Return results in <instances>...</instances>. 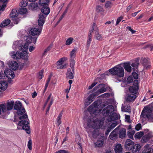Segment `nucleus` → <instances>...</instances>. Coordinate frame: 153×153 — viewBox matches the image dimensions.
<instances>
[{"instance_id":"7ed1b4c3","label":"nucleus","mask_w":153,"mask_h":153,"mask_svg":"<svg viewBox=\"0 0 153 153\" xmlns=\"http://www.w3.org/2000/svg\"><path fill=\"white\" fill-rule=\"evenodd\" d=\"M114 109L113 106L108 105L105 107L102 112L104 116L107 117V120L109 122L116 120L120 117V115L114 112Z\"/></svg>"},{"instance_id":"c9c22d12","label":"nucleus","mask_w":153,"mask_h":153,"mask_svg":"<svg viewBox=\"0 0 153 153\" xmlns=\"http://www.w3.org/2000/svg\"><path fill=\"white\" fill-rule=\"evenodd\" d=\"M62 112H61L59 114L56 119V121L57 122V125L58 126H59L62 123L61 119L62 117Z\"/></svg>"},{"instance_id":"c03bdc74","label":"nucleus","mask_w":153,"mask_h":153,"mask_svg":"<svg viewBox=\"0 0 153 153\" xmlns=\"http://www.w3.org/2000/svg\"><path fill=\"white\" fill-rule=\"evenodd\" d=\"M74 59H70V67L73 71H74V66L75 64V61Z\"/></svg>"},{"instance_id":"4468645a","label":"nucleus","mask_w":153,"mask_h":153,"mask_svg":"<svg viewBox=\"0 0 153 153\" xmlns=\"http://www.w3.org/2000/svg\"><path fill=\"white\" fill-rule=\"evenodd\" d=\"M134 143L130 139H127L125 143V148L128 150H131Z\"/></svg>"},{"instance_id":"37998d69","label":"nucleus","mask_w":153,"mask_h":153,"mask_svg":"<svg viewBox=\"0 0 153 153\" xmlns=\"http://www.w3.org/2000/svg\"><path fill=\"white\" fill-rule=\"evenodd\" d=\"M19 12L22 15L26 14L27 12V10L26 8H21L19 9Z\"/></svg>"},{"instance_id":"f8f14e48","label":"nucleus","mask_w":153,"mask_h":153,"mask_svg":"<svg viewBox=\"0 0 153 153\" xmlns=\"http://www.w3.org/2000/svg\"><path fill=\"white\" fill-rule=\"evenodd\" d=\"M4 73L6 77L8 79H12L15 77L14 72L8 68H7L4 71Z\"/></svg>"},{"instance_id":"c756f323","label":"nucleus","mask_w":153,"mask_h":153,"mask_svg":"<svg viewBox=\"0 0 153 153\" xmlns=\"http://www.w3.org/2000/svg\"><path fill=\"white\" fill-rule=\"evenodd\" d=\"M22 107L21 102L19 101H16L14 104V108L15 110H16L21 109Z\"/></svg>"},{"instance_id":"79ce46f5","label":"nucleus","mask_w":153,"mask_h":153,"mask_svg":"<svg viewBox=\"0 0 153 153\" xmlns=\"http://www.w3.org/2000/svg\"><path fill=\"white\" fill-rule=\"evenodd\" d=\"M96 11L97 13H101L104 11V10L102 6L98 5L96 7Z\"/></svg>"},{"instance_id":"4d7b16f0","label":"nucleus","mask_w":153,"mask_h":153,"mask_svg":"<svg viewBox=\"0 0 153 153\" xmlns=\"http://www.w3.org/2000/svg\"><path fill=\"white\" fill-rule=\"evenodd\" d=\"M52 48V46L51 45H50L45 50L44 54H46L47 52L50 51L51 48Z\"/></svg>"},{"instance_id":"7c9ffc66","label":"nucleus","mask_w":153,"mask_h":153,"mask_svg":"<svg viewBox=\"0 0 153 153\" xmlns=\"http://www.w3.org/2000/svg\"><path fill=\"white\" fill-rule=\"evenodd\" d=\"M143 65L146 69H148L150 66V63L146 58L143 59Z\"/></svg>"},{"instance_id":"de8ad7c7","label":"nucleus","mask_w":153,"mask_h":153,"mask_svg":"<svg viewBox=\"0 0 153 153\" xmlns=\"http://www.w3.org/2000/svg\"><path fill=\"white\" fill-rule=\"evenodd\" d=\"M28 4V1L27 0H22L20 4L22 7H25Z\"/></svg>"},{"instance_id":"a18cd8bd","label":"nucleus","mask_w":153,"mask_h":153,"mask_svg":"<svg viewBox=\"0 0 153 153\" xmlns=\"http://www.w3.org/2000/svg\"><path fill=\"white\" fill-rule=\"evenodd\" d=\"M106 89L104 87H102L97 91L96 94H99L104 93L106 91Z\"/></svg>"},{"instance_id":"412c9836","label":"nucleus","mask_w":153,"mask_h":153,"mask_svg":"<svg viewBox=\"0 0 153 153\" xmlns=\"http://www.w3.org/2000/svg\"><path fill=\"white\" fill-rule=\"evenodd\" d=\"M142 153H153V148H152L149 145L146 144L144 146Z\"/></svg>"},{"instance_id":"f03ea898","label":"nucleus","mask_w":153,"mask_h":153,"mask_svg":"<svg viewBox=\"0 0 153 153\" xmlns=\"http://www.w3.org/2000/svg\"><path fill=\"white\" fill-rule=\"evenodd\" d=\"M17 111V113L18 115H22L19 117V119L21 120L18 123L19 125L22 126V129L25 130L27 134H30V127L28 125V120L27 115L26 114L22 115L23 114H24L25 112V108L22 107L21 108V109H19Z\"/></svg>"},{"instance_id":"a211bd4d","label":"nucleus","mask_w":153,"mask_h":153,"mask_svg":"<svg viewBox=\"0 0 153 153\" xmlns=\"http://www.w3.org/2000/svg\"><path fill=\"white\" fill-rule=\"evenodd\" d=\"M10 55L11 57L14 59H21L20 53L19 51H12L10 53Z\"/></svg>"},{"instance_id":"20e7f679","label":"nucleus","mask_w":153,"mask_h":153,"mask_svg":"<svg viewBox=\"0 0 153 153\" xmlns=\"http://www.w3.org/2000/svg\"><path fill=\"white\" fill-rule=\"evenodd\" d=\"M22 43V41L19 40V41H15L13 43V49H16L17 47L19 50L22 51V53H20V56L21 58L25 59H27L28 57V53L27 51L28 49H26L25 48H23V46L20 45Z\"/></svg>"},{"instance_id":"e2e57ef3","label":"nucleus","mask_w":153,"mask_h":153,"mask_svg":"<svg viewBox=\"0 0 153 153\" xmlns=\"http://www.w3.org/2000/svg\"><path fill=\"white\" fill-rule=\"evenodd\" d=\"M53 100L52 99H51V101H50L49 104L48 105V108H47V110H46L47 112H48V111H49L50 108L51 107V105H52V104L53 103Z\"/></svg>"},{"instance_id":"393cba45","label":"nucleus","mask_w":153,"mask_h":153,"mask_svg":"<svg viewBox=\"0 0 153 153\" xmlns=\"http://www.w3.org/2000/svg\"><path fill=\"white\" fill-rule=\"evenodd\" d=\"M43 7L41 9V11L44 15L47 16L49 14L50 12V9L48 6H43Z\"/></svg>"},{"instance_id":"473e14b6","label":"nucleus","mask_w":153,"mask_h":153,"mask_svg":"<svg viewBox=\"0 0 153 153\" xmlns=\"http://www.w3.org/2000/svg\"><path fill=\"white\" fill-rule=\"evenodd\" d=\"M77 51L76 48H74L71 52L70 54V59H74Z\"/></svg>"},{"instance_id":"1a4fd4ad","label":"nucleus","mask_w":153,"mask_h":153,"mask_svg":"<svg viewBox=\"0 0 153 153\" xmlns=\"http://www.w3.org/2000/svg\"><path fill=\"white\" fill-rule=\"evenodd\" d=\"M38 37L36 36L34 37H33L32 36L28 37L23 46V48H25L26 49H28V45L31 43H36Z\"/></svg>"},{"instance_id":"ddd939ff","label":"nucleus","mask_w":153,"mask_h":153,"mask_svg":"<svg viewBox=\"0 0 153 153\" xmlns=\"http://www.w3.org/2000/svg\"><path fill=\"white\" fill-rule=\"evenodd\" d=\"M67 60L66 57H63L60 59L57 62V68L58 69H61L64 67V65H63V62Z\"/></svg>"},{"instance_id":"a878e982","label":"nucleus","mask_w":153,"mask_h":153,"mask_svg":"<svg viewBox=\"0 0 153 153\" xmlns=\"http://www.w3.org/2000/svg\"><path fill=\"white\" fill-rule=\"evenodd\" d=\"M137 97L134 94H128L126 98V101L129 102H132L134 101Z\"/></svg>"},{"instance_id":"dca6fc26","label":"nucleus","mask_w":153,"mask_h":153,"mask_svg":"<svg viewBox=\"0 0 153 153\" xmlns=\"http://www.w3.org/2000/svg\"><path fill=\"white\" fill-rule=\"evenodd\" d=\"M7 64L9 67L13 70H16L18 68V64L15 61H9Z\"/></svg>"},{"instance_id":"3c124183","label":"nucleus","mask_w":153,"mask_h":153,"mask_svg":"<svg viewBox=\"0 0 153 153\" xmlns=\"http://www.w3.org/2000/svg\"><path fill=\"white\" fill-rule=\"evenodd\" d=\"M133 80V79L131 76H129L127 79V82L128 83H130L132 82Z\"/></svg>"},{"instance_id":"6e6d98bb","label":"nucleus","mask_w":153,"mask_h":153,"mask_svg":"<svg viewBox=\"0 0 153 153\" xmlns=\"http://www.w3.org/2000/svg\"><path fill=\"white\" fill-rule=\"evenodd\" d=\"M110 96V94L109 93H106L101 95V97L103 98H108Z\"/></svg>"},{"instance_id":"423d86ee","label":"nucleus","mask_w":153,"mask_h":153,"mask_svg":"<svg viewBox=\"0 0 153 153\" xmlns=\"http://www.w3.org/2000/svg\"><path fill=\"white\" fill-rule=\"evenodd\" d=\"M14 104V102L13 100H8L6 103L4 102H1L0 106L3 109V113L9 114V111L13 109Z\"/></svg>"},{"instance_id":"39448f33","label":"nucleus","mask_w":153,"mask_h":153,"mask_svg":"<svg viewBox=\"0 0 153 153\" xmlns=\"http://www.w3.org/2000/svg\"><path fill=\"white\" fill-rule=\"evenodd\" d=\"M112 74L119 78L123 77L124 75V71L123 67L120 65H118L108 70Z\"/></svg>"},{"instance_id":"0eeeda50","label":"nucleus","mask_w":153,"mask_h":153,"mask_svg":"<svg viewBox=\"0 0 153 153\" xmlns=\"http://www.w3.org/2000/svg\"><path fill=\"white\" fill-rule=\"evenodd\" d=\"M141 115L143 117L146 116L150 121L153 122V114H152L151 109L148 107H145L143 110Z\"/></svg>"},{"instance_id":"5fc2aeb1","label":"nucleus","mask_w":153,"mask_h":153,"mask_svg":"<svg viewBox=\"0 0 153 153\" xmlns=\"http://www.w3.org/2000/svg\"><path fill=\"white\" fill-rule=\"evenodd\" d=\"M117 122L114 121L109 127H111L112 129L117 125Z\"/></svg>"},{"instance_id":"6e6552de","label":"nucleus","mask_w":153,"mask_h":153,"mask_svg":"<svg viewBox=\"0 0 153 153\" xmlns=\"http://www.w3.org/2000/svg\"><path fill=\"white\" fill-rule=\"evenodd\" d=\"M18 12L16 9L12 10L10 14V18L16 24H17L20 20L18 17Z\"/></svg>"},{"instance_id":"bf43d9fd","label":"nucleus","mask_w":153,"mask_h":153,"mask_svg":"<svg viewBox=\"0 0 153 153\" xmlns=\"http://www.w3.org/2000/svg\"><path fill=\"white\" fill-rule=\"evenodd\" d=\"M97 84V82H94L91 84V85L89 86L88 87V89L89 90L91 89L94 87Z\"/></svg>"},{"instance_id":"4be33fe9","label":"nucleus","mask_w":153,"mask_h":153,"mask_svg":"<svg viewBox=\"0 0 153 153\" xmlns=\"http://www.w3.org/2000/svg\"><path fill=\"white\" fill-rule=\"evenodd\" d=\"M141 147V146L139 144H134L131 150L133 153H137L140 150Z\"/></svg>"},{"instance_id":"e433bc0d","label":"nucleus","mask_w":153,"mask_h":153,"mask_svg":"<svg viewBox=\"0 0 153 153\" xmlns=\"http://www.w3.org/2000/svg\"><path fill=\"white\" fill-rule=\"evenodd\" d=\"M135 132L134 130H130L128 131L127 135L128 137L130 138L133 139V135Z\"/></svg>"},{"instance_id":"2eb2a0df","label":"nucleus","mask_w":153,"mask_h":153,"mask_svg":"<svg viewBox=\"0 0 153 153\" xmlns=\"http://www.w3.org/2000/svg\"><path fill=\"white\" fill-rule=\"evenodd\" d=\"M39 18L38 20V25L39 26H42L45 22V18L46 16L43 13H40L39 15Z\"/></svg>"},{"instance_id":"cd10ccee","label":"nucleus","mask_w":153,"mask_h":153,"mask_svg":"<svg viewBox=\"0 0 153 153\" xmlns=\"http://www.w3.org/2000/svg\"><path fill=\"white\" fill-rule=\"evenodd\" d=\"M74 72L73 71V72L71 71V68H69L68 69L67 72L66 73L67 77L69 79H72L74 78Z\"/></svg>"},{"instance_id":"6ab92c4d","label":"nucleus","mask_w":153,"mask_h":153,"mask_svg":"<svg viewBox=\"0 0 153 153\" xmlns=\"http://www.w3.org/2000/svg\"><path fill=\"white\" fill-rule=\"evenodd\" d=\"M95 96V95L94 94H90L85 102V105L87 106L89 105L93 101Z\"/></svg>"},{"instance_id":"9b49d317","label":"nucleus","mask_w":153,"mask_h":153,"mask_svg":"<svg viewBox=\"0 0 153 153\" xmlns=\"http://www.w3.org/2000/svg\"><path fill=\"white\" fill-rule=\"evenodd\" d=\"M41 32V29H39L36 27L32 28L29 31V33L33 36L38 37Z\"/></svg>"},{"instance_id":"680f3d73","label":"nucleus","mask_w":153,"mask_h":153,"mask_svg":"<svg viewBox=\"0 0 153 153\" xmlns=\"http://www.w3.org/2000/svg\"><path fill=\"white\" fill-rule=\"evenodd\" d=\"M125 120L126 121L129 123H130L131 122V121L130 120V116L129 115H125Z\"/></svg>"},{"instance_id":"2f4dec72","label":"nucleus","mask_w":153,"mask_h":153,"mask_svg":"<svg viewBox=\"0 0 153 153\" xmlns=\"http://www.w3.org/2000/svg\"><path fill=\"white\" fill-rule=\"evenodd\" d=\"M10 21L9 19H7L3 21L1 23L0 25V26L1 27H4L7 26L10 23Z\"/></svg>"},{"instance_id":"a19ab883","label":"nucleus","mask_w":153,"mask_h":153,"mask_svg":"<svg viewBox=\"0 0 153 153\" xmlns=\"http://www.w3.org/2000/svg\"><path fill=\"white\" fill-rule=\"evenodd\" d=\"M143 134V132L140 131L134 135V137L136 139H140L142 137Z\"/></svg>"},{"instance_id":"864d4df0","label":"nucleus","mask_w":153,"mask_h":153,"mask_svg":"<svg viewBox=\"0 0 153 153\" xmlns=\"http://www.w3.org/2000/svg\"><path fill=\"white\" fill-rule=\"evenodd\" d=\"M32 141L31 140H30L28 141L27 144V146L28 149L30 150L32 149Z\"/></svg>"},{"instance_id":"b1692460","label":"nucleus","mask_w":153,"mask_h":153,"mask_svg":"<svg viewBox=\"0 0 153 153\" xmlns=\"http://www.w3.org/2000/svg\"><path fill=\"white\" fill-rule=\"evenodd\" d=\"M104 144L103 137H102L99 139L96 142L94 143L96 147H102Z\"/></svg>"},{"instance_id":"9d476101","label":"nucleus","mask_w":153,"mask_h":153,"mask_svg":"<svg viewBox=\"0 0 153 153\" xmlns=\"http://www.w3.org/2000/svg\"><path fill=\"white\" fill-rule=\"evenodd\" d=\"M138 89V81L137 80H135L134 81L133 85L129 87V90L130 92L136 94Z\"/></svg>"},{"instance_id":"58836bf2","label":"nucleus","mask_w":153,"mask_h":153,"mask_svg":"<svg viewBox=\"0 0 153 153\" xmlns=\"http://www.w3.org/2000/svg\"><path fill=\"white\" fill-rule=\"evenodd\" d=\"M122 111H123L126 112H131V107L129 106H122L121 108Z\"/></svg>"},{"instance_id":"f257e3e1","label":"nucleus","mask_w":153,"mask_h":153,"mask_svg":"<svg viewBox=\"0 0 153 153\" xmlns=\"http://www.w3.org/2000/svg\"><path fill=\"white\" fill-rule=\"evenodd\" d=\"M99 102L96 101L91 105L88 107V111L93 117L89 116L86 118L84 117L85 119L87 121V126L85 127L87 131L89 134L91 135L94 137H96L98 134V129L102 126L103 120H97L94 115L98 114L100 112L102 108L109 104L108 101L102 102L100 105Z\"/></svg>"},{"instance_id":"c85d7f7f","label":"nucleus","mask_w":153,"mask_h":153,"mask_svg":"<svg viewBox=\"0 0 153 153\" xmlns=\"http://www.w3.org/2000/svg\"><path fill=\"white\" fill-rule=\"evenodd\" d=\"M119 137L120 138H122L125 137L126 135V129L122 128L119 131Z\"/></svg>"},{"instance_id":"603ef678","label":"nucleus","mask_w":153,"mask_h":153,"mask_svg":"<svg viewBox=\"0 0 153 153\" xmlns=\"http://www.w3.org/2000/svg\"><path fill=\"white\" fill-rule=\"evenodd\" d=\"M92 41V37H88L87 42V46L88 47L89 46L91 42Z\"/></svg>"},{"instance_id":"09e8293b","label":"nucleus","mask_w":153,"mask_h":153,"mask_svg":"<svg viewBox=\"0 0 153 153\" xmlns=\"http://www.w3.org/2000/svg\"><path fill=\"white\" fill-rule=\"evenodd\" d=\"M105 6L107 8H111L112 6V4L110 1H107L105 3Z\"/></svg>"},{"instance_id":"ea45409f","label":"nucleus","mask_w":153,"mask_h":153,"mask_svg":"<svg viewBox=\"0 0 153 153\" xmlns=\"http://www.w3.org/2000/svg\"><path fill=\"white\" fill-rule=\"evenodd\" d=\"M95 38L97 40L101 41L103 37L102 36L101 34L97 32L96 33H95Z\"/></svg>"},{"instance_id":"774afa93","label":"nucleus","mask_w":153,"mask_h":153,"mask_svg":"<svg viewBox=\"0 0 153 153\" xmlns=\"http://www.w3.org/2000/svg\"><path fill=\"white\" fill-rule=\"evenodd\" d=\"M30 6L33 8H35L36 7H37V3H32L30 4Z\"/></svg>"},{"instance_id":"052dcab7","label":"nucleus","mask_w":153,"mask_h":153,"mask_svg":"<svg viewBox=\"0 0 153 153\" xmlns=\"http://www.w3.org/2000/svg\"><path fill=\"white\" fill-rule=\"evenodd\" d=\"M123 19V17L122 16H120L117 19L116 23L115 25L117 26L118 24H119V22H120V21Z\"/></svg>"},{"instance_id":"338daca9","label":"nucleus","mask_w":153,"mask_h":153,"mask_svg":"<svg viewBox=\"0 0 153 153\" xmlns=\"http://www.w3.org/2000/svg\"><path fill=\"white\" fill-rule=\"evenodd\" d=\"M8 1V0H0V4H5L6 5L7 2Z\"/></svg>"},{"instance_id":"aec40b11","label":"nucleus","mask_w":153,"mask_h":153,"mask_svg":"<svg viewBox=\"0 0 153 153\" xmlns=\"http://www.w3.org/2000/svg\"><path fill=\"white\" fill-rule=\"evenodd\" d=\"M152 137H153V135L152 132H150L142 137L141 141L143 143L146 142Z\"/></svg>"},{"instance_id":"bb28decb","label":"nucleus","mask_w":153,"mask_h":153,"mask_svg":"<svg viewBox=\"0 0 153 153\" xmlns=\"http://www.w3.org/2000/svg\"><path fill=\"white\" fill-rule=\"evenodd\" d=\"M114 150L116 153H121L122 151V148L121 144H117L114 147Z\"/></svg>"},{"instance_id":"72a5a7b5","label":"nucleus","mask_w":153,"mask_h":153,"mask_svg":"<svg viewBox=\"0 0 153 153\" xmlns=\"http://www.w3.org/2000/svg\"><path fill=\"white\" fill-rule=\"evenodd\" d=\"M123 67L125 70L128 72H130L131 71V67L129 64H124Z\"/></svg>"},{"instance_id":"4c0bfd02","label":"nucleus","mask_w":153,"mask_h":153,"mask_svg":"<svg viewBox=\"0 0 153 153\" xmlns=\"http://www.w3.org/2000/svg\"><path fill=\"white\" fill-rule=\"evenodd\" d=\"M75 141L76 143L79 145V148L82 149V147L81 145V140L80 138L79 135H78L76 138Z\"/></svg>"},{"instance_id":"49530a36","label":"nucleus","mask_w":153,"mask_h":153,"mask_svg":"<svg viewBox=\"0 0 153 153\" xmlns=\"http://www.w3.org/2000/svg\"><path fill=\"white\" fill-rule=\"evenodd\" d=\"M73 40L74 39L72 37H70L68 38L66 41L65 45H68L71 44L72 43Z\"/></svg>"},{"instance_id":"13d9d810","label":"nucleus","mask_w":153,"mask_h":153,"mask_svg":"<svg viewBox=\"0 0 153 153\" xmlns=\"http://www.w3.org/2000/svg\"><path fill=\"white\" fill-rule=\"evenodd\" d=\"M141 125L140 123H138L136 125L135 128L137 131H139L141 128Z\"/></svg>"},{"instance_id":"f704fd0d","label":"nucleus","mask_w":153,"mask_h":153,"mask_svg":"<svg viewBox=\"0 0 153 153\" xmlns=\"http://www.w3.org/2000/svg\"><path fill=\"white\" fill-rule=\"evenodd\" d=\"M49 2V0H39V4L42 6H45Z\"/></svg>"},{"instance_id":"69168bd1","label":"nucleus","mask_w":153,"mask_h":153,"mask_svg":"<svg viewBox=\"0 0 153 153\" xmlns=\"http://www.w3.org/2000/svg\"><path fill=\"white\" fill-rule=\"evenodd\" d=\"M132 75L135 79H137L138 78V75L135 72H133L132 73Z\"/></svg>"},{"instance_id":"5701e85b","label":"nucleus","mask_w":153,"mask_h":153,"mask_svg":"<svg viewBox=\"0 0 153 153\" xmlns=\"http://www.w3.org/2000/svg\"><path fill=\"white\" fill-rule=\"evenodd\" d=\"M8 86L7 82L4 81H0V91H5L7 88Z\"/></svg>"},{"instance_id":"8fccbe9b","label":"nucleus","mask_w":153,"mask_h":153,"mask_svg":"<svg viewBox=\"0 0 153 153\" xmlns=\"http://www.w3.org/2000/svg\"><path fill=\"white\" fill-rule=\"evenodd\" d=\"M43 70H42L38 73L37 76L38 78L39 79H41L42 78L43 76Z\"/></svg>"},{"instance_id":"f3484780","label":"nucleus","mask_w":153,"mask_h":153,"mask_svg":"<svg viewBox=\"0 0 153 153\" xmlns=\"http://www.w3.org/2000/svg\"><path fill=\"white\" fill-rule=\"evenodd\" d=\"M118 130L119 128L117 127L111 132L109 136L111 140H115L117 138L118 132L117 131Z\"/></svg>"},{"instance_id":"0e129e2a","label":"nucleus","mask_w":153,"mask_h":153,"mask_svg":"<svg viewBox=\"0 0 153 153\" xmlns=\"http://www.w3.org/2000/svg\"><path fill=\"white\" fill-rule=\"evenodd\" d=\"M112 129L111 128V127L108 126L107 128V130L105 132V134L106 135H108L109 133L110 132V131L112 130Z\"/></svg>"}]
</instances>
